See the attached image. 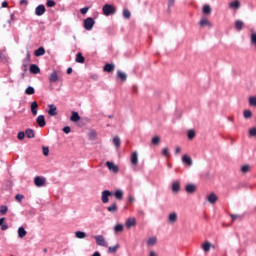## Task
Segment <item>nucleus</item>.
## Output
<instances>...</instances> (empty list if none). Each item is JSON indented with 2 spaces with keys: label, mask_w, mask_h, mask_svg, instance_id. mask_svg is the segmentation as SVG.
Listing matches in <instances>:
<instances>
[{
  "label": "nucleus",
  "mask_w": 256,
  "mask_h": 256,
  "mask_svg": "<svg viewBox=\"0 0 256 256\" xmlns=\"http://www.w3.org/2000/svg\"><path fill=\"white\" fill-rule=\"evenodd\" d=\"M102 11H103V15H105L106 17H109L110 15H115V13H117V8H115V6L111 4H105L102 7Z\"/></svg>",
  "instance_id": "1"
},
{
  "label": "nucleus",
  "mask_w": 256,
  "mask_h": 256,
  "mask_svg": "<svg viewBox=\"0 0 256 256\" xmlns=\"http://www.w3.org/2000/svg\"><path fill=\"white\" fill-rule=\"evenodd\" d=\"M83 27L86 29V31H91L93 27H95V19L93 17H88L84 19Z\"/></svg>",
  "instance_id": "2"
},
{
  "label": "nucleus",
  "mask_w": 256,
  "mask_h": 256,
  "mask_svg": "<svg viewBox=\"0 0 256 256\" xmlns=\"http://www.w3.org/2000/svg\"><path fill=\"white\" fill-rule=\"evenodd\" d=\"M46 183L47 179L43 176H36L34 178V185H36V187H45Z\"/></svg>",
  "instance_id": "3"
},
{
  "label": "nucleus",
  "mask_w": 256,
  "mask_h": 256,
  "mask_svg": "<svg viewBox=\"0 0 256 256\" xmlns=\"http://www.w3.org/2000/svg\"><path fill=\"white\" fill-rule=\"evenodd\" d=\"M109 197H113V192L111 190H103L101 194L102 203H107L109 201Z\"/></svg>",
  "instance_id": "4"
},
{
  "label": "nucleus",
  "mask_w": 256,
  "mask_h": 256,
  "mask_svg": "<svg viewBox=\"0 0 256 256\" xmlns=\"http://www.w3.org/2000/svg\"><path fill=\"white\" fill-rule=\"evenodd\" d=\"M47 11V8H45V5L43 4H39L36 8H35V15L37 17H41L43 15H45V12Z\"/></svg>",
  "instance_id": "5"
},
{
  "label": "nucleus",
  "mask_w": 256,
  "mask_h": 256,
  "mask_svg": "<svg viewBox=\"0 0 256 256\" xmlns=\"http://www.w3.org/2000/svg\"><path fill=\"white\" fill-rule=\"evenodd\" d=\"M94 239L96 241V244L100 247H107V242H105V237H103V235L94 236Z\"/></svg>",
  "instance_id": "6"
},
{
  "label": "nucleus",
  "mask_w": 256,
  "mask_h": 256,
  "mask_svg": "<svg viewBox=\"0 0 256 256\" xmlns=\"http://www.w3.org/2000/svg\"><path fill=\"white\" fill-rule=\"evenodd\" d=\"M106 167L109 169V171H112L113 173H119V166L111 161L106 162Z\"/></svg>",
  "instance_id": "7"
},
{
  "label": "nucleus",
  "mask_w": 256,
  "mask_h": 256,
  "mask_svg": "<svg viewBox=\"0 0 256 256\" xmlns=\"http://www.w3.org/2000/svg\"><path fill=\"white\" fill-rule=\"evenodd\" d=\"M182 163H184V165H187V167H192L193 159L191 158V156L185 154L182 156Z\"/></svg>",
  "instance_id": "8"
},
{
  "label": "nucleus",
  "mask_w": 256,
  "mask_h": 256,
  "mask_svg": "<svg viewBox=\"0 0 256 256\" xmlns=\"http://www.w3.org/2000/svg\"><path fill=\"white\" fill-rule=\"evenodd\" d=\"M29 71L32 75H39V73H41V68H39V65L37 64H31L29 66Z\"/></svg>",
  "instance_id": "9"
},
{
  "label": "nucleus",
  "mask_w": 256,
  "mask_h": 256,
  "mask_svg": "<svg viewBox=\"0 0 256 256\" xmlns=\"http://www.w3.org/2000/svg\"><path fill=\"white\" fill-rule=\"evenodd\" d=\"M185 191L189 195H193V193H195V191H197V185H195V184H187L185 186Z\"/></svg>",
  "instance_id": "10"
},
{
  "label": "nucleus",
  "mask_w": 256,
  "mask_h": 256,
  "mask_svg": "<svg viewBox=\"0 0 256 256\" xmlns=\"http://www.w3.org/2000/svg\"><path fill=\"white\" fill-rule=\"evenodd\" d=\"M59 81V74H57V70H54L50 75H49V83H57Z\"/></svg>",
  "instance_id": "11"
},
{
  "label": "nucleus",
  "mask_w": 256,
  "mask_h": 256,
  "mask_svg": "<svg viewBox=\"0 0 256 256\" xmlns=\"http://www.w3.org/2000/svg\"><path fill=\"white\" fill-rule=\"evenodd\" d=\"M103 71H104V73H113V71H115V64H113V63H106L103 66Z\"/></svg>",
  "instance_id": "12"
},
{
  "label": "nucleus",
  "mask_w": 256,
  "mask_h": 256,
  "mask_svg": "<svg viewBox=\"0 0 256 256\" xmlns=\"http://www.w3.org/2000/svg\"><path fill=\"white\" fill-rule=\"evenodd\" d=\"M207 201H208V203H211V205H215V203H217V201H219V197L217 196V194L212 192L210 195H208Z\"/></svg>",
  "instance_id": "13"
},
{
  "label": "nucleus",
  "mask_w": 256,
  "mask_h": 256,
  "mask_svg": "<svg viewBox=\"0 0 256 256\" xmlns=\"http://www.w3.org/2000/svg\"><path fill=\"white\" fill-rule=\"evenodd\" d=\"M70 121H72V123H77L81 121V116L79 115V112L72 111L70 116Z\"/></svg>",
  "instance_id": "14"
},
{
  "label": "nucleus",
  "mask_w": 256,
  "mask_h": 256,
  "mask_svg": "<svg viewBox=\"0 0 256 256\" xmlns=\"http://www.w3.org/2000/svg\"><path fill=\"white\" fill-rule=\"evenodd\" d=\"M36 123L41 128L45 127V125H47V122L45 121V115H39L36 118Z\"/></svg>",
  "instance_id": "15"
},
{
  "label": "nucleus",
  "mask_w": 256,
  "mask_h": 256,
  "mask_svg": "<svg viewBox=\"0 0 256 256\" xmlns=\"http://www.w3.org/2000/svg\"><path fill=\"white\" fill-rule=\"evenodd\" d=\"M48 107V115H50V117H55V115H57V106H55V104H50Z\"/></svg>",
  "instance_id": "16"
},
{
  "label": "nucleus",
  "mask_w": 256,
  "mask_h": 256,
  "mask_svg": "<svg viewBox=\"0 0 256 256\" xmlns=\"http://www.w3.org/2000/svg\"><path fill=\"white\" fill-rule=\"evenodd\" d=\"M107 211L109 213H117L119 211V206H117V201H114L110 206H108Z\"/></svg>",
  "instance_id": "17"
},
{
  "label": "nucleus",
  "mask_w": 256,
  "mask_h": 256,
  "mask_svg": "<svg viewBox=\"0 0 256 256\" xmlns=\"http://www.w3.org/2000/svg\"><path fill=\"white\" fill-rule=\"evenodd\" d=\"M30 109H31L32 115L36 116L37 115V111L39 110V104L37 103V101H33L31 103Z\"/></svg>",
  "instance_id": "18"
},
{
  "label": "nucleus",
  "mask_w": 256,
  "mask_h": 256,
  "mask_svg": "<svg viewBox=\"0 0 256 256\" xmlns=\"http://www.w3.org/2000/svg\"><path fill=\"white\" fill-rule=\"evenodd\" d=\"M131 163L135 167H137V165H139V155L137 154V152H133L131 154Z\"/></svg>",
  "instance_id": "19"
},
{
  "label": "nucleus",
  "mask_w": 256,
  "mask_h": 256,
  "mask_svg": "<svg viewBox=\"0 0 256 256\" xmlns=\"http://www.w3.org/2000/svg\"><path fill=\"white\" fill-rule=\"evenodd\" d=\"M27 139H35V131L31 128H27L24 132Z\"/></svg>",
  "instance_id": "20"
},
{
  "label": "nucleus",
  "mask_w": 256,
  "mask_h": 256,
  "mask_svg": "<svg viewBox=\"0 0 256 256\" xmlns=\"http://www.w3.org/2000/svg\"><path fill=\"white\" fill-rule=\"evenodd\" d=\"M46 51H45V47L40 46L38 49H36L34 51V55L36 57H43V55H45Z\"/></svg>",
  "instance_id": "21"
},
{
  "label": "nucleus",
  "mask_w": 256,
  "mask_h": 256,
  "mask_svg": "<svg viewBox=\"0 0 256 256\" xmlns=\"http://www.w3.org/2000/svg\"><path fill=\"white\" fill-rule=\"evenodd\" d=\"M137 225V220L135 218H128L126 221L127 229H131V227H135Z\"/></svg>",
  "instance_id": "22"
},
{
  "label": "nucleus",
  "mask_w": 256,
  "mask_h": 256,
  "mask_svg": "<svg viewBox=\"0 0 256 256\" xmlns=\"http://www.w3.org/2000/svg\"><path fill=\"white\" fill-rule=\"evenodd\" d=\"M124 192L121 189H117L115 192H113V195L118 201H121L123 199Z\"/></svg>",
  "instance_id": "23"
},
{
  "label": "nucleus",
  "mask_w": 256,
  "mask_h": 256,
  "mask_svg": "<svg viewBox=\"0 0 256 256\" xmlns=\"http://www.w3.org/2000/svg\"><path fill=\"white\" fill-rule=\"evenodd\" d=\"M117 79H120V81H122V83H125V81H127V74H125V72H122L121 70L117 71Z\"/></svg>",
  "instance_id": "24"
},
{
  "label": "nucleus",
  "mask_w": 256,
  "mask_h": 256,
  "mask_svg": "<svg viewBox=\"0 0 256 256\" xmlns=\"http://www.w3.org/2000/svg\"><path fill=\"white\" fill-rule=\"evenodd\" d=\"M29 63H31V52L28 50L26 52V57L22 60V65L29 66Z\"/></svg>",
  "instance_id": "25"
},
{
  "label": "nucleus",
  "mask_w": 256,
  "mask_h": 256,
  "mask_svg": "<svg viewBox=\"0 0 256 256\" xmlns=\"http://www.w3.org/2000/svg\"><path fill=\"white\" fill-rule=\"evenodd\" d=\"M26 236H27V230H25V227L20 226L18 228V237H19V239H23V237H26Z\"/></svg>",
  "instance_id": "26"
},
{
  "label": "nucleus",
  "mask_w": 256,
  "mask_h": 256,
  "mask_svg": "<svg viewBox=\"0 0 256 256\" xmlns=\"http://www.w3.org/2000/svg\"><path fill=\"white\" fill-rule=\"evenodd\" d=\"M75 62L76 63H81V64L85 63V56H83V53L78 52L76 54Z\"/></svg>",
  "instance_id": "27"
},
{
  "label": "nucleus",
  "mask_w": 256,
  "mask_h": 256,
  "mask_svg": "<svg viewBox=\"0 0 256 256\" xmlns=\"http://www.w3.org/2000/svg\"><path fill=\"white\" fill-rule=\"evenodd\" d=\"M172 191L173 193H179V191H181V183H179V181L172 184Z\"/></svg>",
  "instance_id": "28"
},
{
  "label": "nucleus",
  "mask_w": 256,
  "mask_h": 256,
  "mask_svg": "<svg viewBox=\"0 0 256 256\" xmlns=\"http://www.w3.org/2000/svg\"><path fill=\"white\" fill-rule=\"evenodd\" d=\"M211 247H213V245L210 242H204L202 244V249L205 253H209V251H211Z\"/></svg>",
  "instance_id": "29"
},
{
  "label": "nucleus",
  "mask_w": 256,
  "mask_h": 256,
  "mask_svg": "<svg viewBox=\"0 0 256 256\" xmlns=\"http://www.w3.org/2000/svg\"><path fill=\"white\" fill-rule=\"evenodd\" d=\"M244 25H245V23H243V21L236 20V22H235V29H236V31H243V26Z\"/></svg>",
  "instance_id": "30"
},
{
  "label": "nucleus",
  "mask_w": 256,
  "mask_h": 256,
  "mask_svg": "<svg viewBox=\"0 0 256 256\" xmlns=\"http://www.w3.org/2000/svg\"><path fill=\"white\" fill-rule=\"evenodd\" d=\"M199 25L200 27H212L211 22L207 18L200 20Z\"/></svg>",
  "instance_id": "31"
},
{
  "label": "nucleus",
  "mask_w": 256,
  "mask_h": 256,
  "mask_svg": "<svg viewBox=\"0 0 256 256\" xmlns=\"http://www.w3.org/2000/svg\"><path fill=\"white\" fill-rule=\"evenodd\" d=\"M88 139L90 141H95V139H97V131L95 130H90V132L88 133Z\"/></svg>",
  "instance_id": "32"
},
{
  "label": "nucleus",
  "mask_w": 256,
  "mask_h": 256,
  "mask_svg": "<svg viewBox=\"0 0 256 256\" xmlns=\"http://www.w3.org/2000/svg\"><path fill=\"white\" fill-rule=\"evenodd\" d=\"M75 237L77 239H85V237H87V233H85L84 231L78 230L75 232Z\"/></svg>",
  "instance_id": "33"
},
{
  "label": "nucleus",
  "mask_w": 256,
  "mask_h": 256,
  "mask_svg": "<svg viewBox=\"0 0 256 256\" xmlns=\"http://www.w3.org/2000/svg\"><path fill=\"white\" fill-rule=\"evenodd\" d=\"M168 220L170 223H177V213L172 212L168 216Z\"/></svg>",
  "instance_id": "34"
},
{
  "label": "nucleus",
  "mask_w": 256,
  "mask_h": 256,
  "mask_svg": "<svg viewBox=\"0 0 256 256\" xmlns=\"http://www.w3.org/2000/svg\"><path fill=\"white\" fill-rule=\"evenodd\" d=\"M202 13L204 15H211V6L209 4H206L203 6Z\"/></svg>",
  "instance_id": "35"
},
{
  "label": "nucleus",
  "mask_w": 256,
  "mask_h": 256,
  "mask_svg": "<svg viewBox=\"0 0 256 256\" xmlns=\"http://www.w3.org/2000/svg\"><path fill=\"white\" fill-rule=\"evenodd\" d=\"M25 94L26 95H35V88L33 86H28L25 89Z\"/></svg>",
  "instance_id": "36"
},
{
  "label": "nucleus",
  "mask_w": 256,
  "mask_h": 256,
  "mask_svg": "<svg viewBox=\"0 0 256 256\" xmlns=\"http://www.w3.org/2000/svg\"><path fill=\"white\" fill-rule=\"evenodd\" d=\"M243 117L244 119H251L253 117V112H251V110H244Z\"/></svg>",
  "instance_id": "37"
},
{
  "label": "nucleus",
  "mask_w": 256,
  "mask_h": 256,
  "mask_svg": "<svg viewBox=\"0 0 256 256\" xmlns=\"http://www.w3.org/2000/svg\"><path fill=\"white\" fill-rule=\"evenodd\" d=\"M121 247V245L116 244L114 246H110L108 248V253H117V249H119Z\"/></svg>",
  "instance_id": "38"
},
{
  "label": "nucleus",
  "mask_w": 256,
  "mask_h": 256,
  "mask_svg": "<svg viewBox=\"0 0 256 256\" xmlns=\"http://www.w3.org/2000/svg\"><path fill=\"white\" fill-rule=\"evenodd\" d=\"M231 9H239L241 7V2L239 0L233 1L230 3Z\"/></svg>",
  "instance_id": "39"
},
{
  "label": "nucleus",
  "mask_w": 256,
  "mask_h": 256,
  "mask_svg": "<svg viewBox=\"0 0 256 256\" xmlns=\"http://www.w3.org/2000/svg\"><path fill=\"white\" fill-rule=\"evenodd\" d=\"M8 211H9V207H7V205L0 206V215H7Z\"/></svg>",
  "instance_id": "40"
},
{
  "label": "nucleus",
  "mask_w": 256,
  "mask_h": 256,
  "mask_svg": "<svg viewBox=\"0 0 256 256\" xmlns=\"http://www.w3.org/2000/svg\"><path fill=\"white\" fill-rule=\"evenodd\" d=\"M152 145H159L161 143V137L160 136H154L151 140Z\"/></svg>",
  "instance_id": "41"
},
{
  "label": "nucleus",
  "mask_w": 256,
  "mask_h": 256,
  "mask_svg": "<svg viewBox=\"0 0 256 256\" xmlns=\"http://www.w3.org/2000/svg\"><path fill=\"white\" fill-rule=\"evenodd\" d=\"M251 171V165L246 164L244 166L241 167V172L242 173H249Z\"/></svg>",
  "instance_id": "42"
},
{
  "label": "nucleus",
  "mask_w": 256,
  "mask_h": 256,
  "mask_svg": "<svg viewBox=\"0 0 256 256\" xmlns=\"http://www.w3.org/2000/svg\"><path fill=\"white\" fill-rule=\"evenodd\" d=\"M123 229H124L123 224H116L114 227L115 233H122Z\"/></svg>",
  "instance_id": "43"
},
{
  "label": "nucleus",
  "mask_w": 256,
  "mask_h": 256,
  "mask_svg": "<svg viewBox=\"0 0 256 256\" xmlns=\"http://www.w3.org/2000/svg\"><path fill=\"white\" fill-rule=\"evenodd\" d=\"M113 143L116 147H121V138H119V136H115L113 138Z\"/></svg>",
  "instance_id": "44"
},
{
  "label": "nucleus",
  "mask_w": 256,
  "mask_h": 256,
  "mask_svg": "<svg viewBox=\"0 0 256 256\" xmlns=\"http://www.w3.org/2000/svg\"><path fill=\"white\" fill-rule=\"evenodd\" d=\"M157 243V237H150L147 241V245L153 246Z\"/></svg>",
  "instance_id": "45"
},
{
  "label": "nucleus",
  "mask_w": 256,
  "mask_h": 256,
  "mask_svg": "<svg viewBox=\"0 0 256 256\" xmlns=\"http://www.w3.org/2000/svg\"><path fill=\"white\" fill-rule=\"evenodd\" d=\"M123 17H124V19H131V11H129V9H124Z\"/></svg>",
  "instance_id": "46"
},
{
  "label": "nucleus",
  "mask_w": 256,
  "mask_h": 256,
  "mask_svg": "<svg viewBox=\"0 0 256 256\" xmlns=\"http://www.w3.org/2000/svg\"><path fill=\"white\" fill-rule=\"evenodd\" d=\"M249 105L250 107H256V96H251L249 98Z\"/></svg>",
  "instance_id": "47"
},
{
  "label": "nucleus",
  "mask_w": 256,
  "mask_h": 256,
  "mask_svg": "<svg viewBox=\"0 0 256 256\" xmlns=\"http://www.w3.org/2000/svg\"><path fill=\"white\" fill-rule=\"evenodd\" d=\"M250 43H251V45H254V47L256 46V32L251 34Z\"/></svg>",
  "instance_id": "48"
},
{
  "label": "nucleus",
  "mask_w": 256,
  "mask_h": 256,
  "mask_svg": "<svg viewBox=\"0 0 256 256\" xmlns=\"http://www.w3.org/2000/svg\"><path fill=\"white\" fill-rule=\"evenodd\" d=\"M162 155L164 157H171V153H169V148L165 147L162 149Z\"/></svg>",
  "instance_id": "49"
},
{
  "label": "nucleus",
  "mask_w": 256,
  "mask_h": 256,
  "mask_svg": "<svg viewBox=\"0 0 256 256\" xmlns=\"http://www.w3.org/2000/svg\"><path fill=\"white\" fill-rule=\"evenodd\" d=\"M187 137L188 139H195V130H188Z\"/></svg>",
  "instance_id": "50"
},
{
  "label": "nucleus",
  "mask_w": 256,
  "mask_h": 256,
  "mask_svg": "<svg viewBox=\"0 0 256 256\" xmlns=\"http://www.w3.org/2000/svg\"><path fill=\"white\" fill-rule=\"evenodd\" d=\"M55 5H57V2H55V0H47L46 1V6L47 7H55Z\"/></svg>",
  "instance_id": "51"
},
{
  "label": "nucleus",
  "mask_w": 256,
  "mask_h": 256,
  "mask_svg": "<svg viewBox=\"0 0 256 256\" xmlns=\"http://www.w3.org/2000/svg\"><path fill=\"white\" fill-rule=\"evenodd\" d=\"M15 199H16V201H18V203H21L23 201V199H25V195H23V194H16L15 195Z\"/></svg>",
  "instance_id": "52"
},
{
  "label": "nucleus",
  "mask_w": 256,
  "mask_h": 256,
  "mask_svg": "<svg viewBox=\"0 0 256 256\" xmlns=\"http://www.w3.org/2000/svg\"><path fill=\"white\" fill-rule=\"evenodd\" d=\"M17 139H19V141H23V139H25V132L23 131L18 132Z\"/></svg>",
  "instance_id": "53"
},
{
  "label": "nucleus",
  "mask_w": 256,
  "mask_h": 256,
  "mask_svg": "<svg viewBox=\"0 0 256 256\" xmlns=\"http://www.w3.org/2000/svg\"><path fill=\"white\" fill-rule=\"evenodd\" d=\"M63 133H65L66 135H69V133H71V127L69 126H65L62 128Z\"/></svg>",
  "instance_id": "54"
},
{
  "label": "nucleus",
  "mask_w": 256,
  "mask_h": 256,
  "mask_svg": "<svg viewBox=\"0 0 256 256\" xmlns=\"http://www.w3.org/2000/svg\"><path fill=\"white\" fill-rule=\"evenodd\" d=\"M250 137H256V127H253L249 130Z\"/></svg>",
  "instance_id": "55"
},
{
  "label": "nucleus",
  "mask_w": 256,
  "mask_h": 256,
  "mask_svg": "<svg viewBox=\"0 0 256 256\" xmlns=\"http://www.w3.org/2000/svg\"><path fill=\"white\" fill-rule=\"evenodd\" d=\"M42 149L44 157H49V147H43Z\"/></svg>",
  "instance_id": "56"
},
{
  "label": "nucleus",
  "mask_w": 256,
  "mask_h": 256,
  "mask_svg": "<svg viewBox=\"0 0 256 256\" xmlns=\"http://www.w3.org/2000/svg\"><path fill=\"white\" fill-rule=\"evenodd\" d=\"M87 11H89V7H84L80 9L81 15H87Z\"/></svg>",
  "instance_id": "57"
},
{
  "label": "nucleus",
  "mask_w": 256,
  "mask_h": 256,
  "mask_svg": "<svg viewBox=\"0 0 256 256\" xmlns=\"http://www.w3.org/2000/svg\"><path fill=\"white\" fill-rule=\"evenodd\" d=\"M128 201H129V203H135V197H133V195H129Z\"/></svg>",
  "instance_id": "58"
},
{
  "label": "nucleus",
  "mask_w": 256,
  "mask_h": 256,
  "mask_svg": "<svg viewBox=\"0 0 256 256\" xmlns=\"http://www.w3.org/2000/svg\"><path fill=\"white\" fill-rule=\"evenodd\" d=\"M8 229H9V225H7V224H3L1 226V231H7Z\"/></svg>",
  "instance_id": "59"
},
{
  "label": "nucleus",
  "mask_w": 256,
  "mask_h": 256,
  "mask_svg": "<svg viewBox=\"0 0 256 256\" xmlns=\"http://www.w3.org/2000/svg\"><path fill=\"white\" fill-rule=\"evenodd\" d=\"M11 21H15V13L10 14V20H8V23L11 24Z\"/></svg>",
  "instance_id": "60"
},
{
  "label": "nucleus",
  "mask_w": 256,
  "mask_h": 256,
  "mask_svg": "<svg viewBox=\"0 0 256 256\" xmlns=\"http://www.w3.org/2000/svg\"><path fill=\"white\" fill-rule=\"evenodd\" d=\"M28 68H29V66L22 64V71H23L24 73H27Z\"/></svg>",
  "instance_id": "61"
},
{
  "label": "nucleus",
  "mask_w": 256,
  "mask_h": 256,
  "mask_svg": "<svg viewBox=\"0 0 256 256\" xmlns=\"http://www.w3.org/2000/svg\"><path fill=\"white\" fill-rule=\"evenodd\" d=\"M20 5H29V0H20Z\"/></svg>",
  "instance_id": "62"
},
{
  "label": "nucleus",
  "mask_w": 256,
  "mask_h": 256,
  "mask_svg": "<svg viewBox=\"0 0 256 256\" xmlns=\"http://www.w3.org/2000/svg\"><path fill=\"white\" fill-rule=\"evenodd\" d=\"M1 7L2 8L9 7V3L7 1H3L2 4H1Z\"/></svg>",
  "instance_id": "63"
},
{
  "label": "nucleus",
  "mask_w": 256,
  "mask_h": 256,
  "mask_svg": "<svg viewBox=\"0 0 256 256\" xmlns=\"http://www.w3.org/2000/svg\"><path fill=\"white\" fill-rule=\"evenodd\" d=\"M0 61H5V54L0 51Z\"/></svg>",
  "instance_id": "64"
}]
</instances>
